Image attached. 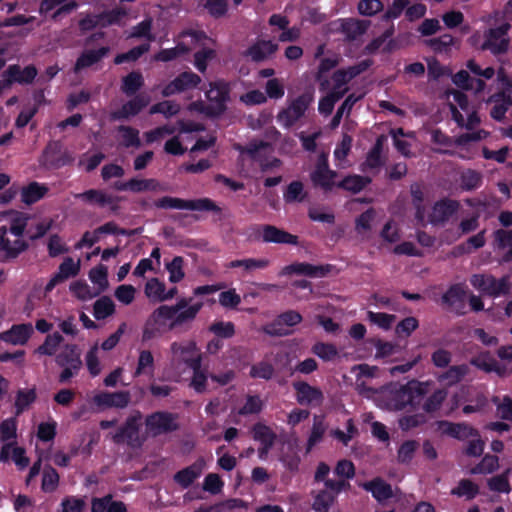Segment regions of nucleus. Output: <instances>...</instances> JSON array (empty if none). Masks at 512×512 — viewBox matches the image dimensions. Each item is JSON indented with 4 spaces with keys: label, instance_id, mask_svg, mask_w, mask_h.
<instances>
[{
    "label": "nucleus",
    "instance_id": "nucleus-16",
    "mask_svg": "<svg viewBox=\"0 0 512 512\" xmlns=\"http://www.w3.org/2000/svg\"><path fill=\"white\" fill-rule=\"evenodd\" d=\"M175 418L168 413L157 412L146 419L147 433L153 436L176 429Z\"/></svg>",
    "mask_w": 512,
    "mask_h": 512
},
{
    "label": "nucleus",
    "instance_id": "nucleus-58",
    "mask_svg": "<svg viewBox=\"0 0 512 512\" xmlns=\"http://www.w3.org/2000/svg\"><path fill=\"white\" fill-rule=\"evenodd\" d=\"M375 213L368 210L361 214L356 220V231L362 237H367L373 227Z\"/></svg>",
    "mask_w": 512,
    "mask_h": 512
},
{
    "label": "nucleus",
    "instance_id": "nucleus-51",
    "mask_svg": "<svg viewBox=\"0 0 512 512\" xmlns=\"http://www.w3.org/2000/svg\"><path fill=\"white\" fill-rule=\"evenodd\" d=\"M451 492L453 495L470 500L479 493V487L471 480L463 479Z\"/></svg>",
    "mask_w": 512,
    "mask_h": 512
},
{
    "label": "nucleus",
    "instance_id": "nucleus-27",
    "mask_svg": "<svg viewBox=\"0 0 512 512\" xmlns=\"http://www.w3.org/2000/svg\"><path fill=\"white\" fill-rule=\"evenodd\" d=\"M0 460H12L18 469L23 470L29 465V458L26 456L25 449L18 446L17 443L10 445L6 444L1 447Z\"/></svg>",
    "mask_w": 512,
    "mask_h": 512
},
{
    "label": "nucleus",
    "instance_id": "nucleus-47",
    "mask_svg": "<svg viewBox=\"0 0 512 512\" xmlns=\"http://www.w3.org/2000/svg\"><path fill=\"white\" fill-rule=\"evenodd\" d=\"M115 313V304L109 297L99 298L93 306V315L97 320H103Z\"/></svg>",
    "mask_w": 512,
    "mask_h": 512
},
{
    "label": "nucleus",
    "instance_id": "nucleus-59",
    "mask_svg": "<svg viewBox=\"0 0 512 512\" xmlns=\"http://www.w3.org/2000/svg\"><path fill=\"white\" fill-rule=\"evenodd\" d=\"M305 197L304 186L299 181L291 182L284 193V200L286 202H301Z\"/></svg>",
    "mask_w": 512,
    "mask_h": 512
},
{
    "label": "nucleus",
    "instance_id": "nucleus-60",
    "mask_svg": "<svg viewBox=\"0 0 512 512\" xmlns=\"http://www.w3.org/2000/svg\"><path fill=\"white\" fill-rule=\"evenodd\" d=\"M265 95L267 98L279 100L285 95V86L278 78H272L265 84Z\"/></svg>",
    "mask_w": 512,
    "mask_h": 512
},
{
    "label": "nucleus",
    "instance_id": "nucleus-40",
    "mask_svg": "<svg viewBox=\"0 0 512 512\" xmlns=\"http://www.w3.org/2000/svg\"><path fill=\"white\" fill-rule=\"evenodd\" d=\"M17 439V420L8 418L0 423V442L2 446L6 444H16Z\"/></svg>",
    "mask_w": 512,
    "mask_h": 512
},
{
    "label": "nucleus",
    "instance_id": "nucleus-29",
    "mask_svg": "<svg viewBox=\"0 0 512 512\" xmlns=\"http://www.w3.org/2000/svg\"><path fill=\"white\" fill-rule=\"evenodd\" d=\"M312 181L315 185L324 189H331L335 184V174L328 169L326 157L322 156L316 170L312 174Z\"/></svg>",
    "mask_w": 512,
    "mask_h": 512
},
{
    "label": "nucleus",
    "instance_id": "nucleus-7",
    "mask_svg": "<svg viewBox=\"0 0 512 512\" xmlns=\"http://www.w3.org/2000/svg\"><path fill=\"white\" fill-rule=\"evenodd\" d=\"M206 98L209 102L207 106L203 103H193L189 110L198 111L210 116H217L224 112L226 103L229 99V86L225 82H213L206 92Z\"/></svg>",
    "mask_w": 512,
    "mask_h": 512
},
{
    "label": "nucleus",
    "instance_id": "nucleus-28",
    "mask_svg": "<svg viewBox=\"0 0 512 512\" xmlns=\"http://www.w3.org/2000/svg\"><path fill=\"white\" fill-rule=\"evenodd\" d=\"M261 237L264 242H272L279 244H297V236L292 235L275 226L266 225L262 227Z\"/></svg>",
    "mask_w": 512,
    "mask_h": 512
},
{
    "label": "nucleus",
    "instance_id": "nucleus-25",
    "mask_svg": "<svg viewBox=\"0 0 512 512\" xmlns=\"http://www.w3.org/2000/svg\"><path fill=\"white\" fill-rule=\"evenodd\" d=\"M37 75V71L33 66H27L23 69L18 65L10 66L3 74V78L5 82H7L8 87H10L13 83L19 84H27L30 83L35 76Z\"/></svg>",
    "mask_w": 512,
    "mask_h": 512
},
{
    "label": "nucleus",
    "instance_id": "nucleus-6",
    "mask_svg": "<svg viewBox=\"0 0 512 512\" xmlns=\"http://www.w3.org/2000/svg\"><path fill=\"white\" fill-rule=\"evenodd\" d=\"M446 101L450 106L453 119L459 126L472 130L480 122L475 106L462 92L456 90L446 92Z\"/></svg>",
    "mask_w": 512,
    "mask_h": 512
},
{
    "label": "nucleus",
    "instance_id": "nucleus-3",
    "mask_svg": "<svg viewBox=\"0 0 512 512\" xmlns=\"http://www.w3.org/2000/svg\"><path fill=\"white\" fill-rule=\"evenodd\" d=\"M427 392L428 383L417 381H411L404 386L393 385L381 390L362 391L366 398L372 399L378 407L386 410H400L408 404L413 405Z\"/></svg>",
    "mask_w": 512,
    "mask_h": 512
},
{
    "label": "nucleus",
    "instance_id": "nucleus-43",
    "mask_svg": "<svg viewBox=\"0 0 512 512\" xmlns=\"http://www.w3.org/2000/svg\"><path fill=\"white\" fill-rule=\"evenodd\" d=\"M494 246L496 249L505 250V261L512 260V231L497 230L494 233Z\"/></svg>",
    "mask_w": 512,
    "mask_h": 512
},
{
    "label": "nucleus",
    "instance_id": "nucleus-46",
    "mask_svg": "<svg viewBox=\"0 0 512 512\" xmlns=\"http://www.w3.org/2000/svg\"><path fill=\"white\" fill-rule=\"evenodd\" d=\"M326 424L323 416L315 415L313 418V426L310 436L307 441V451H310L316 444H318L326 431Z\"/></svg>",
    "mask_w": 512,
    "mask_h": 512
},
{
    "label": "nucleus",
    "instance_id": "nucleus-14",
    "mask_svg": "<svg viewBox=\"0 0 512 512\" xmlns=\"http://www.w3.org/2000/svg\"><path fill=\"white\" fill-rule=\"evenodd\" d=\"M474 288L490 296H499L509 291L510 286L506 278L496 280L489 275H474L471 278Z\"/></svg>",
    "mask_w": 512,
    "mask_h": 512
},
{
    "label": "nucleus",
    "instance_id": "nucleus-38",
    "mask_svg": "<svg viewBox=\"0 0 512 512\" xmlns=\"http://www.w3.org/2000/svg\"><path fill=\"white\" fill-rule=\"evenodd\" d=\"M490 101L494 104L491 110V116L495 120H501L512 105V98L508 93H499L493 96Z\"/></svg>",
    "mask_w": 512,
    "mask_h": 512
},
{
    "label": "nucleus",
    "instance_id": "nucleus-41",
    "mask_svg": "<svg viewBox=\"0 0 512 512\" xmlns=\"http://www.w3.org/2000/svg\"><path fill=\"white\" fill-rule=\"evenodd\" d=\"M365 490L372 493L373 497L378 501H384L392 496L391 486L381 479H375L371 482L363 484Z\"/></svg>",
    "mask_w": 512,
    "mask_h": 512
},
{
    "label": "nucleus",
    "instance_id": "nucleus-57",
    "mask_svg": "<svg viewBox=\"0 0 512 512\" xmlns=\"http://www.w3.org/2000/svg\"><path fill=\"white\" fill-rule=\"evenodd\" d=\"M381 165V142L377 141L374 148L368 153L362 170L364 172H374Z\"/></svg>",
    "mask_w": 512,
    "mask_h": 512
},
{
    "label": "nucleus",
    "instance_id": "nucleus-19",
    "mask_svg": "<svg viewBox=\"0 0 512 512\" xmlns=\"http://www.w3.org/2000/svg\"><path fill=\"white\" fill-rule=\"evenodd\" d=\"M34 333L30 323L13 325L9 330L0 333V340L12 345H24Z\"/></svg>",
    "mask_w": 512,
    "mask_h": 512
},
{
    "label": "nucleus",
    "instance_id": "nucleus-36",
    "mask_svg": "<svg viewBox=\"0 0 512 512\" xmlns=\"http://www.w3.org/2000/svg\"><path fill=\"white\" fill-rule=\"evenodd\" d=\"M48 192V187L38 182H31L21 190V199L25 204H33L42 199Z\"/></svg>",
    "mask_w": 512,
    "mask_h": 512
},
{
    "label": "nucleus",
    "instance_id": "nucleus-22",
    "mask_svg": "<svg viewBox=\"0 0 512 512\" xmlns=\"http://www.w3.org/2000/svg\"><path fill=\"white\" fill-rule=\"evenodd\" d=\"M294 388L296 391V399L301 405L318 406L324 399L320 389L310 386L307 383H295Z\"/></svg>",
    "mask_w": 512,
    "mask_h": 512
},
{
    "label": "nucleus",
    "instance_id": "nucleus-39",
    "mask_svg": "<svg viewBox=\"0 0 512 512\" xmlns=\"http://www.w3.org/2000/svg\"><path fill=\"white\" fill-rule=\"evenodd\" d=\"M89 279L92 282L94 289L98 291V294L102 293L109 286L107 267L104 265L95 266L89 272Z\"/></svg>",
    "mask_w": 512,
    "mask_h": 512
},
{
    "label": "nucleus",
    "instance_id": "nucleus-31",
    "mask_svg": "<svg viewBox=\"0 0 512 512\" xmlns=\"http://www.w3.org/2000/svg\"><path fill=\"white\" fill-rule=\"evenodd\" d=\"M119 189L131 192L164 191L165 187L155 179H131L123 183Z\"/></svg>",
    "mask_w": 512,
    "mask_h": 512
},
{
    "label": "nucleus",
    "instance_id": "nucleus-34",
    "mask_svg": "<svg viewBox=\"0 0 512 512\" xmlns=\"http://www.w3.org/2000/svg\"><path fill=\"white\" fill-rule=\"evenodd\" d=\"M149 102L150 98L148 96L140 95L124 104L120 110L114 112L113 117L116 119L133 117L146 107Z\"/></svg>",
    "mask_w": 512,
    "mask_h": 512
},
{
    "label": "nucleus",
    "instance_id": "nucleus-33",
    "mask_svg": "<svg viewBox=\"0 0 512 512\" xmlns=\"http://www.w3.org/2000/svg\"><path fill=\"white\" fill-rule=\"evenodd\" d=\"M122 16H124V12L120 10L103 15L88 16L81 21L80 26L83 30H89L97 26L104 27L118 22Z\"/></svg>",
    "mask_w": 512,
    "mask_h": 512
},
{
    "label": "nucleus",
    "instance_id": "nucleus-49",
    "mask_svg": "<svg viewBox=\"0 0 512 512\" xmlns=\"http://www.w3.org/2000/svg\"><path fill=\"white\" fill-rule=\"evenodd\" d=\"M165 267L169 273L171 283H179L184 279V259L182 257L176 256L171 261H167Z\"/></svg>",
    "mask_w": 512,
    "mask_h": 512
},
{
    "label": "nucleus",
    "instance_id": "nucleus-52",
    "mask_svg": "<svg viewBox=\"0 0 512 512\" xmlns=\"http://www.w3.org/2000/svg\"><path fill=\"white\" fill-rule=\"evenodd\" d=\"M118 140L125 147H139V132L133 128L122 126L118 129Z\"/></svg>",
    "mask_w": 512,
    "mask_h": 512
},
{
    "label": "nucleus",
    "instance_id": "nucleus-26",
    "mask_svg": "<svg viewBox=\"0 0 512 512\" xmlns=\"http://www.w3.org/2000/svg\"><path fill=\"white\" fill-rule=\"evenodd\" d=\"M141 426V417H132L129 419L120 433L114 436L116 442H127L131 446H137L142 438L139 436V427Z\"/></svg>",
    "mask_w": 512,
    "mask_h": 512
},
{
    "label": "nucleus",
    "instance_id": "nucleus-11",
    "mask_svg": "<svg viewBox=\"0 0 512 512\" xmlns=\"http://www.w3.org/2000/svg\"><path fill=\"white\" fill-rule=\"evenodd\" d=\"M210 41L202 32L193 31L186 32L181 35V42L172 49H164L160 51L156 56L157 61H170L177 57L179 54L185 53L192 48L205 46Z\"/></svg>",
    "mask_w": 512,
    "mask_h": 512
},
{
    "label": "nucleus",
    "instance_id": "nucleus-12",
    "mask_svg": "<svg viewBox=\"0 0 512 512\" xmlns=\"http://www.w3.org/2000/svg\"><path fill=\"white\" fill-rule=\"evenodd\" d=\"M156 206L165 209L198 211L216 209V205L208 198L198 200H183L175 197H163L156 202Z\"/></svg>",
    "mask_w": 512,
    "mask_h": 512
},
{
    "label": "nucleus",
    "instance_id": "nucleus-20",
    "mask_svg": "<svg viewBox=\"0 0 512 512\" xmlns=\"http://www.w3.org/2000/svg\"><path fill=\"white\" fill-rule=\"evenodd\" d=\"M129 399L128 392H101L94 395L92 401L97 408L103 410L111 407L123 408L127 406Z\"/></svg>",
    "mask_w": 512,
    "mask_h": 512
},
{
    "label": "nucleus",
    "instance_id": "nucleus-17",
    "mask_svg": "<svg viewBox=\"0 0 512 512\" xmlns=\"http://www.w3.org/2000/svg\"><path fill=\"white\" fill-rule=\"evenodd\" d=\"M176 288L167 289L164 282L158 278L149 279L144 287L145 296L154 302H164L173 299L177 294Z\"/></svg>",
    "mask_w": 512,
    "mask_h": 512
},
{
    "label": "nucleus",
    "instance_id": "nucleus-15",
    "mask_svg": "<svg viewBox=\"0 0 512 512\" xmlns=\"http://www.w3.org/2000/svg\"><path fill=\"white\" fill-rule=\"evenodd\" d=\"M343 486V481H325V490L316 494L313 502V509L316 512H328L335 496L342 490Z\"/></svg>",
    "mask_w": 512,
    "mask_h": 512
},
{
    "label": "nucleus",
    "instance_id": "nucleus-8",
    "mask_svg": "<svg viewBox=\"0 0 512 512\" xmlns=\"http://www.w3.org/2000/svg\"><path fill=\"white\" fill-rule=\"evenodd\" d=\"M509 29V23L501 24L497 28L488 29L484 34L485 40L481 44L480 34L475 33L470 38V43L473 46H479L482 50H489L494 55L503 54L509 48V37L507 36Z\"/></svg>",
    "mask_w": 512,
    "mask_h": 512
},
{
    "label": "nucleus",
    "instance_id": "nucleus-55",
    "mask_svg": "<svg viewBox=\"0 0 512 512\" xmlns=\"http://www.w3.org/2000/svg\"><path fill=\"white\" fill-rule=\"evenodd\" d=\"M468 372L466 365L453 366L439 377V381L446 385H453L459 382Z\"/></svg>",
    "mask_w": 512,
    "mask_h": 512
},
{
    "label": "nucleus",
    "instance_id": "nucleus-13",
    "mask_svg": "<svg viewBox=\"0 0 512 512\" xmlns=\"http://www.w3.org/2000/svg\"><path fill=\"white\" fill-rule=\"evenodd\" d=\"M57 363L64 367L60 374V381L66 382L73 377L80 369L82 362L77 347L74 345L65 346L64 350L57 356Z\"/></svg>",
    "mask_w": 512,
    "mask_h": 512
},
{
    "label": "nucleus",
    "instance_id": "nucleus-23",
    "mask_svg": "<svg viewBox=\"0 0 512 512\" xmlns=\"http://www.w3.org/2000/svg\"><path fill=\"white\" fill-rule=\"evenodd\" d=\"M79 269L80 265L78 261H74L70 257L65 258L64 261L60 264L57 273L46 284L45 291L50 292L57 284L77 275Z\"/></svg>",
    "mask_w": 512,
    "mask_h": 512
},
{
    "label": "nucleus",
    "instance_id": "nucleus-5",
    "mask_svg": "<svg viewBox=\"0 0 512 512\" xmlns=\"http://www.w3.org/2000/svg\"><path fill=\"white\" fill-rule=\"evenodd\" d=\"M169 357L171 368L174 369L178 375H180L182 367H201L202 355L193 340L172 342L169 347Z\"/></svg>",
    "mask_w": 512,
    "mask_h": 512
},
{
    "label": "nucleus",
    "instance_id": "nucleus-10",
    "mask_svg": "<svg viewBox=\"0 0 512 512\" xmlns=\"http://www.w3.org/2000/svg\"><path fill=\"white\" fill-rule=\"evenodd\" d=\"M412 197L415 203L417 213L416 216L421 222L429 221L431 223L442 222L447 219L450 215H452L456 209L458 204L455 201L444 200L436 203L430 214H426L424 208L420 207V202L423 199V194L419 188L412 189Z\"/></svg>",
    "mask_w": 512,
    "mask_h": 512
},
{
    "label": "nucleus",
    "instance_id": "nucleus-45",
    "mask_svg": "<svg viewBox=\"0 0 512 512\" xmlns=\"http://www.w3.org/2000/svg\"><path fill=\"white\" fill-rule=\"evenodd\" d=\"M63 342V337L60 333L58 332H55L53 334H50L48 335L46 338H45V341L43 342L42 345H40L35 351L34 353L37 354V355H47V356H52L54 355L60 345L62 344Z\"/></svg>",
    "mask_w": 512,
    "mask_h": 512
},
{
    "label": "nucleus",
    "instance_id": "nucleus-53",
    "mask_svg": "<svg viewBox=\"0 0 512 512\" xmlns=\"http://www.w3.org/2000/svg\"><path fill=\"white\" fill-rule=\"evenodd\" d=\"M377 367L370 366L368 364H360L356 365L352 368V372L356 374L357 377V388L363 396L366 397L365 393H362V391H367L370 388L366 387L364 383H360V379L363 377H374L377 373Z\"/></svg>",
    "mask_w": 512,
    "mask_h": 512
},
{
    "label": "nucleus",
    "instance_id": "nucleus-50",
    "mask_svg": "<svg viewBox=\"0 0 512 512\" xmlns=\"http://www.w3.org/2000/svg\"><path fill=\"white\" fill-rule=\"evenodd\" d=\"M472 364L486 372H496L503 375L505 370L500 367L497 361L488 354H481L472 360Z\"/></svg>",
    "mask_w": 512,
    "mask_h": 512
},
{
    "label": "nucleus",
    "instance_id": "nucleus-61",
    "mask_svg": "<svg viewBox=\"0 0 512 512\" xmlns=\"http://www.w3.org/2000/svg\"><path fill=\"white\" fill-rule=\"evenodd\" d=\"M108 49L101 48L97 51H88L85 52L76 63V70H80L85 67H89L92 64L96 63L99 59L106 55Z\"/></svg>",
    "mask_w": 512,
    "mask_h": 512
},
{
    "label": "nucleus",
    "instance_id": "nucleus-2",
    "mask_svg": "<svg viewBox=\"0 0 512 512\" xmlns=\"http://www.w3.org/2000/svg\"><path fill=\"white\" fill-rule=\"evenodd\" d=\"M29 217L17 210L0 212V252L7 258H15L27 248L25 232Z\"/></svg>",
    "mask_w": 512,
    "mask_h": 512
},
{
    "label": "nucleus",
    "instance_id": "nucleus-24",
    "mask_svg": "<svg viewBox=\"0 0 512 512\" xmlns=\"http://www.w3.org/2000/svg\"><path fill=\"white\" fill-rule=\"evenodd\" d=\"M253 438L261 444L258 450L259 458L265 460L274 444L276 435L268 426L259 423L253 427Z\"/></svg>",
    "mask_w": 512,
    "mask_h": 512
},
{
    "label": "nucleus",
    "instance_id": "nucleus-37",
    "mask_svg": "<svg viewBox=\"0 0 512 512\" xmlns=\"http://www.w3.org/2000/svg\"><path fill=\"white\" fill-rule=\"evenodd\" d=\"M293 273L318 277L325 274V269L322 266H313L307 263H295L284 267L281 271L282 275Z\"/></svg>",
    "mask_w": 512,
    "mask_h": 512
},
{
    "label": "nucleus",
    "instance_id": "nucleus-35",
    "mask_svg": "<svg viewBox=\"0 0 512 512\" xmlns=\"http://www.w3.org/2000/svg\"><path fill=\"white\" fill-rule=\"evenodd\" d=\"M154 370L155 361L152 352L146 349L140 350L133 376H153Z\"/></svg>",
    "mask_w": 512,
    "mask_h": 512
},
{
    "label": "nucleus",
    "instance_id": "nucleus-9",
    "mask_svg": "<svg viewBox=\"0 0 512 512\" xmlns=\"http://www.w3.org/2000/svg\"><path fill=\"white\" fill-rule=\"evenodd\" d=\"M313 99V93L306 92L294 99L288 100L286 107L278 112L276 116L277 122L284 128L292 127L305 115Z\"/></svg>",
    "mask_w": 512,
    "mask_h": 512
},
{
    "label": "nucleus",
    "instance_id": "nucleus-54",
    "mask_svg": "<svg viewBox=\"0 0 512 512\" xmlns=\"http://www.w3.org/2000/svg\"><path fill=\"white\" fill-rule=\"evenodd\" d=\"M367 318L372 324L384 330H389L396 320L395 315L373 311L367 312Z\"/></svg>",
    "mask_w": 512,
    "mask_h": 512
},
{
    "label": "nucleus",
    "instance_id": "nucleus-4",
    "mask_svg": "<svg viewBox=\"0 0 512 512\" xmlns=\"http://www.w3.org/2000/svg\"><path fill=\"white\" fill-rule=\"evenodd\" d=\"M368 64L362 63L358 66L350 67L347 70H339L334 73L331 84L328 83L330 92L319 101V112L328 115L332 112L335 102L346 92V84L360 72L367 68Z\"/></svg>",
    "mask_w": 512,
    "mask_h": 512
},
{
    "label": "nucleus",
    "instance_id": "nucleus-30",
    "mask_svg": "<svg viewBox=\"0 0 512 512\" xmlns=\"http://www.w3.org/2000/svg\"><path fill=\"white\" fill-rule=\"evenodd\" d=\"M205 466L206 464L204 459H199L191 466L179 471L175 475V481L182 487L186 488L202 474Z\"/></svg>",
    "mask_w": 512,
    "mask_h": 512
},
{
    "label": "nucleus",
    "instance_id": "nucleus-64",
    "mask_svg": "<svg viewBox=\"0 0 512 512\" xmlns=\"http://www.w3.org/2000/svg\"><path fill=\"white\" fill-rule=\"evenodd\" d=\"M114 296L120 303L130 305L135 300L136 288L127 284L120 285L115 289Z\"/></svg>",
    "mask_w": 512,
    "mask_h": 512
},
{
    "label": "nucleus",
    "instance_id": "nucleus-42",
    "mask_svg": "<svg viewBox=\"0 0 512 512\" xmlns=\"http://www.w3.org/2000/svg\"><path fill=\"white\" fill-rule=\"evenodd\" d=\"M441 429L444 433L458 439H466L472 436H477V432L466 424H453L449 422L441 423Z\"/></svg>",
    "mask_w": 512,
    "mask_h": 512
},
{
    "label": "nucleus",
    "instance_id": "nucleus-63",
    "mask_svg": "<svg viewBox=\"0 0 512 512\" xmlns=\"http://www.w3.org/2000/svg\"><path fill=\"white\" fill-rule=\"evenodd\" d=\"M312 350L315 355L324 361H332L338 357V350L332 344L317 343Z\"/></svg>",
    "mask_w": 512,
    "mask_h": 512
},
{
    "label": "nucleus",
    "instance_id": "nucleus-44",
    "mask_svg": "<svg viewBox=\"0 0 512 512\" xmlns=\"http://www.w3.org/2000/svg\"><path fill=\"white\" fill-rule=\"evenodd\" d=\"M369 26L368 21L346 19L341 22V28L348 38L355 39L364 34Z\"/></svg>",
    "mask_w": 512,
    "mask_h": 512
},
{
    "label": "nucleus",
    "instance_id": "nucleus-62",
    "mask_svg": "<svg viewBox=\"0 0 512 512\" xmlns=\"http://www.w3.org/2000/svg\"><path fill=\"white\" fill-rule=\"evenodd\" d=\"M431 140L434 144V150L441 153H447L453 146V141L439 130L431 132Z\"/></svg>",
    "mask_w": 512,
    "mask_h": 512
},
{
    "label": "nucleus",
    "instance_id": "nucleus-56",
    "mask_svg": "<svg viewBox=\"0 0 512 512\" xmlns=\"http://www.w3.org/2000/svg\"><path fill=\"white\" fill-rule=\"evenodd\" d=\"M35 399L36 392L34 389L20 390L15 400L16 414H21L35 401Z\"/></svg>",
    "mask_w": 512,
    "mask_h": 512
},
{
    "label": "nucleus",
    "instance_id": "nucleus-21",
    "mask_svg": "<svg viewBox=\"0 0 512 512\" xmlns=\"http://www.w3.org/2000/svg\"><path fill=\"white\" fill-rule=\"evenodd\" d=\"M302 321V316L296 311H287L280 316L266 328V331L275 335H287L290 333V328L299 324Z\"/></svg>",
    "mask_w": 512,
    "mask_h": 512
},
{
    "label": "nucleus",
    "instance_id": "nucleus-1",
    "mask_svg": "<svg viewBox=\"0 0 512 512\" xmlns=\"http://www.w3.org/2000/svg\"><path fill=\"white\" fill-rule=\"evenodd\" d=\"M202 308L201 303H192L182 298L173 305H160L146 319L142 340L150 341L185 324L192 322Z\"/></svg>",
    "mask_w": 512,
    "mask_h": 512
},
{
    "label": "nucleus",
    "instance_id": "nucleus-32",
    "mask_svg": "<svg viewBox=\"0 0 512 512\" xmlns=\"http://www.w3.org/2000/svg\"><path fill=\"white\" fill-rule=\"evenodd\" d=\"M277 49V43L271 40H259L247 50V55L253 61H263L273 55Z\"/></svg>",
    "mask_w": 512,
    "mask_h": 512
},
{
    "label": "nucleus",
    "instance_id": "nucleus-48",
    "mask_svg": "<svg viewBox=\"0 0 512 512\" xmlns=\"http://www.w3.org/2000/svg\"><path fill=\"white\" fill-rule=\"evenodd\" d=\"M71 293L82 301H88L98 296V291L84 281H75L69 287Z\"/></svg>",
    "mask_w": 512,
    "mask_h": 512
},
{
    "label": "nucleus",
    "instance_id": "nucleus-18",
    "mask_svg": "<svg viewBox=\"0 0 512 512\" xmlns=\"http://www.w3.org/2000/svg\"><path fill=\"white\" fill-rule=\"evenodd\" d=\"M201 79L198 75L192 72H184L176 77L173 81L167 84L163 90L162 94L164 96H170L176 93L184 92L195 88L199 85Z\"/></svg>",
    "mask_w": 512,
    "mask_h": 512
}]
</instances>
